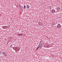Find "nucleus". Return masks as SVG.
<instances>
[{"label":"nucleus","instance_id":"obj_1","mask_svg":"<svg viewBox=\"0 0 62 62\" xmlns=\"http://www.w3.org/2000/svg\"><path fill=\"white\" fill-rule=\"evenodd\" d=\"M0 54H1V55L2 54L4 56H7V54L5 52H0Z\"/></svg>","mask_w":62,"mask_h":62},{"label":"nucleus","instance_id":"obj_2","mask_svg":"<svg viewBox=\"0 0 62 62\" xmlns=\"http://www.w3.org/2000/svg\"><path fill=\"white\" fill-rule=\"evenodd\" d=\"M61 27V26L60 25V24H58L57 25V28L58 29H60Z\"/></svg>","mask_w":62,"mask_h":62},{"label":"nucleus","instance_id":"obj_3","mask_svg":"<svg viewBox=\"0 0 62 62\" xmlns=\"http://www.w3.org/2000/svg\"><path fill=\"white\" fill-rule=\"evenodd\" d=\"M39 45V46H40V47H42L43 46V43L42 42V43L41 42L40 43Z\"/></svg>","mask_w":62,"mask_h":62},{"label":"nucleus","instance_id":"obj_4","mask_svg":"<svg viewBox=\"0 0 62 62\" xmlns=\"http://www.w3.org/2000/svg\"><path fill=\"white\" fill-rule=\"evenodd\" d=\"M52 13H55V10L54 9H52L50 11Z\"/></svg>","mask_w":62,"mask_h":62},{"label":"nucleus","instance_id":"obj_5","mask_svg":"<svg viewBox=\"0 0 62 62\" xmlns=\"http://www.w3.org/2000/svg\"><path fill=\"white\" fill-rule=\"evenodd\" d=\"M7 26H3L2 27V28H3V29H6V28H8V27H7Z\"/></svg>","mask_w":62,"mask_h":62},{"label":"nucleus","instance_id":"obj_6","mask_svg":"<svg viewBox=\"0 0 62 62\" xmlns=\"http://www.w3.org/2000/svg\"><path fill=\"white\" fill-rule=\"evenodd\" d=\"M20 9L21 11H23V8H22V7H20Z\"/></svg>","mask_w":62,"mask_h":62},{"label":"nucleus","instance_id":"obj_7","mask_svg":"<svg viewBox=\"0 0 62 62\" xmlns=\"http://www.w3.org/2000/svg\"><path fill=\"white\" fill-rule=\"evenodd\" d=\"M17 35H19V36H22V35H23V34L22 33H21L20 34L18 33L17 34Z\"/></svg>","mask_w":62,"mask_h":62},{"label":"nucleus","instance_id":"obj_8","mask_svg":"<svg viewBox=\"0 0 62 62\" xmlns=\"http://www.w3.org/2000/svg\"><path fill=\"white\" fill-rule=\"evenodd\" d=\"M57 9L60 10V9H61V8L60 7H57Z\"/></svg>","mask_w":62,"mask_h":62},{"label":"nucleus","instance_id":"obj_9","mask_svg":"<svg viewBox=\"0 0 62 62\" xmlns=\"http://www.w3.org/2000/svg\"><path fill=\"white\" fill-rule=\"evenodd\" d=\"M27 8H29V6L28 5L27 6Z\"/></svg>","mask_w":62,"mask_h":62},{"label":"nucleus","instance_id":"obj_10","mask_svg":"<svg viewBox=\"0 0 62 62\" xmlns=\"http://www.w3.org/2000/svg\"><path fill=\"white\" fill-rule=\"evenodd\" d=\"M39 25H40V26H41V25L42 24H41V22H39Z\"/></svg>","mask_w":62,"mask_h":62},{"label":"nucleus","instance_id":"obj_11","mask_svg":"<svg viewBox=\"0 0 62 62\" xmlns=\"http://www.w3.org/2000/svg\"><path fill=\"white\" fill-rule=\"evenodd\" d=\"M10 47L11 48H12V47H13V45H10Z\"/></svg>","mask_w":62,"mask_h":62},{"label":"nucleus","instance_id":"obj_12","mask_svg":"<svg viewBox=\"0 0 62 62\" xmlns=\"http://www.w3.org/2000/svg\"><path fill=\"white\" fill-rule=\"evenodd\" d=\"M39 47H37V50H39Z\"/></svg>","mask_w":62,"mask_h":62},{"label":"nucleus","instance_id":"obj_13","mask_svg":"<svg viewBox=\"0 0 62 62\" xmlns=\"http://www.w3.org/2000/svg\"><path fill=\"white\" fill-rule=\"evenodd\" d=\"M59 12V11L58 9L57 10V11H55V13H56V12Z\"/></svg>","mask_w":62,"mask_h":62},{"label":"nucleus","instance_id":"obj_14","mask_svg":"<svg viewBox=\"0 0 62 62\" xmlns=\"http://www.w3.org/2000/svg\"><path fill=\"white\" fill-rule=\"evenodd\" d=\"M46 47H50V46H49V45H47L46 46Z\"/></svg>","mask_w":62,"mask_h":62},{"label":"nucleus","instance_id":"obj_15","mask_svg":"<svg viewBox=\"0 0 62 62\" xmlns=\"http://www.w3.org/2000/svg\"><path fill=\"white\" fill-rule=\"evenodd\" d=\"M24 8H26V6L25 5H24Z\"/></svg>","mask_w":62,"mask_h":62},{"label":"nucleus","instance_id":"obj_16","mask_svg":"<svg viewBox=\"0 0 62 62\" xmlns=\"http://www.w3.org/2000/svg\"><path fill=\"white\" fill-rule=\"evenodd\" d=\"M14 48V47H13V49L14 50H15V49H14V48Z\"/></svg>","mask_w":62,"mask_h":62},{"label":"nucleus","instance_id":"obj_17","mask_svg":"<svg viewBox=\"0 0 62 62\" xmlns=\"http://www.w3.org/2000/svg\"><path fill=\"white\" fill-rule=\"evenodd\" d=\"M41 48V47H40V48Z\"/></svg>","mask_w":62,"mask_h":62},{"label":"nucleus","instance_id":"obj_18","mask_svg":"<svg viewBox=\"0 0 62 62\" xmlns=\"http://www.w3.org/2000/svg\"><path fill=\"white\" fill-rule=\"evenodd\" d=\"M51 10V9H50V10Z\"/></svg>","mask_w":62,"mask_h":62}]
</instances>
